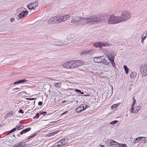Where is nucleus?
Returning <instances> with one entry per match:
<instances>
[{
    "label": "nucleus",
    "instance_id": "ea45409f",
    "mask_svg": "<svg viewBox=\"0 0 147 147\" xmlns=\"http://www.w3.org/2000/svg\"><path fill=\"white\" fill-rule=\"evenodd\" d=\"M42 104V102H38V105L39 106H41Z\"/></svg>",
    "mask_w": 147,
    "mask_h": 147
},
{
    "label": "nucleus",
    "instance_id": "a18cd8bd",
    "mask_svg": "<svg viewBox=\"0 0 147 147\" xmlns=\"http://www.w3.org/2000/svg\"><path fill=\"white\" fill-rule=\"evenodd\" d=\"M19 88H16L14 89H13V91H14L15 90H18V89Z\"/></svg>",
    "mask_w": 147,
    "mask_h": 147
},
{
    "label": "nucleus",
    "instance_id": "6ab92c4d",
    "mask_svg": "<svg viewBox=\"0 0 147 147\" xmlns=\"http://www.w3.org/2000/svg\"><path fill=\"white\" fill-rule=\"evenodd\" d=\"M28 13V11H23L19 14L18 16L20 18H22L26 16Z\"/></svg>",
    "mask_w": 147,
    "mask_h": 147
},
{
    "label": "nucleus",
    "instance_id": "1a4fd4ad",
    "mask_svg": "<svg viewBox=\"0 0 147 147\" xmlns=\"http://www.w3.org/2000/svg\"><path fill=\"white\" fill-rule=\"evenodd\" d=\"M57 16L54 17L49 20L47 22L49 24H51L55 23H58V22L57 20Z\"/></svg>",
    "mask_w": 147,
    "mask_h": 147
},
{
    "label": "nucleus",
    "instance_id": "603ef678",
    "mask_svg": "<svg viewBox=\"0 0 147 147\" xmlns=\"http://www.w3.org/2000/svg\"><path fill=\"white\" fill-rule=\"evenodd\" d=\"M65 102V101H63L62 102H63H63Z\"/></svg>",
    "mask_w": 147,
    "mask_h": 147
},
{
    "label": "nucleus",
    "instance_id": "412c9836",
    "mask_svg": "<svg viewBox=\"0 0 147 147\" xmlns=\"http://www.w3.org/2000/svg\"><path fill=\"white\" fill-rule=\"evenodd\" d=\"M104 45H105V43L102 42L95 43L94 44V46L96 47H99L101 46H104Z\"/></svg>",
    "mask_w": 147,
    "mask_h": 147
},
{
    "label": "nucleus",
    "instance_id": "c9c22d12",
    "mask_svg": "<svg viewBox=\"0 0 147 147\" xmlns=\"http://www.w3.org/2000/svg\"><path fill=\"white\" fill-rule=\"evenodd\" d=\"M58 131H56L55 132L52 133H51L50 134V136H51L52 135H53L54 134H56L58 133Z\"/></svg>",
    "mask_w": 147,
    "mask_h": 147
},
{
    "label": "nucleus",
    "instance_id": "b1692460",
    "mask_svg": "<svg viewBox=\"0 0 147 147\" xmlns=\"http://www.w3.org/2000/svg\"><path fill=\"white\" fill-rule=\"evenodd\" d=\"M62 84L61 83H57L55 84V86L57 88H60Z\"/></svg>",
    "mask_w": 147,
    "mask_h": 147
},
{
    "label": "nucleus",
    "instance_id": "4be33fe9",
    "mask_svg": "<svg viewBox=\"0 0 147 147\" xmlns=\"http://www.w3.org/2000/svg\"><path fill=\"white\" fill-rule=\"evenodd\" d=\"M31 128L30 127H28L27 128L25 129L20 132V134L21 135H22L24 134L25 133L31 130Z\"/></svg>",
    "mask_w": 147,
    "mask_h": 147
},
{
    "label": "nucleus",
    "instance_id": "c85d7f7f",
    "mask_svg": "<svg viewBox=\"0 0 147 147\" xmlns=\"http://www.w3.org/2000/svg\"><path fill=\"white\" fill-rule=\"evenodd\" d=\"M132 99L133 100V102L132 104V107H134V105H135L136 102V100L134 97H133L132 98Z\"/></svg>",
    "mask_w": 147,
    "mask_h": 147
},
{
    "label": "nucleus",
    "instance_id": "2f4dec72",
    "mask_svg": "<svg viewBox=\"0 0 147 147\" xmlns=\"http://www.w3.org/2000/svg\"><path fill=\"white\" fill-rule=\"evenodd\" d=\"M16 127L17 129H18L19 130L23 128V127L22 126H16Z\"/></svg>",
    "mask_w": 147,
    "mask_h": 147
},
{
    "label": "nucleus",
    "instance_id": "4468645a",
    "mask_svg": "<svg viewBox=\"0 0 147 147\" xmlns=\"http://www.w3.org/2000/svg\"><path fill=\"white\" fill-rule=\"evenodd\" d=\"M140 109V106H138L135 108H134V107H132V105L130 110L131 112L134 113H137Z\"/></svg>",
    "mask_w": 147,
    "mask_h": 147
},
{
    "label": "nucleus",
    "instance_id": "09e8293b",
    "mask_svg": "<svg viewBox=\"0 0 147 147\" xmlns=\"http://www.w3.org/2000/svg\"><path fill=\"white\" fill-rule=\"evenodd\" d=\"M88 108V106L87 105H86L85 107L84 108V110L85 109H87V108Z\"/></svg>",
    "mask_w": 147,
    "mask_h": 147
},
{
    "label": "nucleus",
    "instance_id": "ddd939ff",
    "mask_svg": "<svg viewBox=\"0 0 147 147\" xmlns=\"http://www.w3.org/2000/svg\"><path fill=\"white\" fill-rule=\"evenodd\" d=\"M62 66L65 68L68 69L72 68L71 61L65 62L62 65Z\"/></svg>",
    "mask_w": 147,
    "mask_h": 147
},
{
    "label": "nucleus",
    "instance_id": "5701e85b",
    "mask_svg": "<svg viewBox=\"0 0 147 147\" xmlns=\"http://www.w3.org/2000/svg\"><path fill=\"white\" fill-rule=\"evenodd\" d=\"M136 74L135 72H132L130 74V78L134 79L136 77Z\"/></svg>",
    "mask_w": 147,
    "mask_h": 147
},
{
    "label": "nucleus",
    "instance_id": "c756f323",
    "mask_svg": "<svg viewBox=\"0 0 147 147\" xmlns=\"http://www.w3.org/2000/svg\"><path fill=\"white\" fill-rule=\"evenodd\" d=\"M38 113H39V115H43L44 116L46 115L47 114V112L45 111L42 112H39Z\"/></svg>",
    "mask_w": 147,
    "mask_h": 147
},
{
    "label": "nucleus",
    "instance_id": "58836bf2",
    "mask_svg": "<svg viewBox=\"0 0 147 147\" xmlns=\"http://www.w3.org/2000/svg\"><path fill=\"white\" fill-rule=\"evenodd\" d=\"M19 112L20 113H24V112L23 111V110L22 109H20L19 110Z\"/></svg>",
    "mask_w": 147,
    "mask_h": 147
},
{
    "label": "nucleus",
    "instance_id": "39448f33",
    "mask_svg": "<svg viewBox=\"0 0 147 147\" xmlns=\"http://www.w3.org/2000/svg\"><path fill=\"white\" fill-rule=\"evenodd\" d=\"M66 144V142L65 139H62L59 141L55 143L53 147H61Z\"/></svg>",
    "mask_w": 147,
    "mask_h": 147
},
{
    "label": "nucleus",
    "instance_id": "20e7f679",
    "mask_svg": "<svg viewBox=\"0 0 147 147\" xmlns=\"http://www.w3.org/2000/svg\"><path fill=\"white\" fill-rule=\"evenodd\" d=\"M72 68H76L82 65L83 62L80 60L71 61Z\"/></svg>",
    "mask_w": 147,
    "mask_h": 147
},
{
    "label": "nucleus",
    "instance_id": "bb28decb",
    "mask_svg": "<svg viewBox=\"0 0 147 147\" xmlns=\"http://www.w3.org/2000/svg\"><path fill=\"white\" fill-rule=\"evenodd\" d=\"M117 104H114L112 106L111 108L112 109H115L117 108Z\"/></svg>",
    "mask_w": 147,
    "mask_h": 147
},
{
    "label": "nucleus",
    "instance_id": "423d86ee",
    "mask_svg": "<svg viewBox=\"0 0 147 147\" xmlns=\"http://www.w3.org/2000/svg\"><path fill=\"white\" fill-rule=\"evenodd\" d=\"M57 16L58 19L57 20H58V22L66 21L70 17V16L69 15Z\"/></svg>",
    "mask_w": 147,
    "mask_h": 147
},
{
    "label": "nucleus",
    "instance_id": "e433bc0d",
    "mask_svg": "<svg viewBox=\"0 0 147 147\" xmlns=\"http://www.w3.org/2000/svg\"><path fill=\"white\" fill-rule=\"evenodd\" d=\"M20 84V80L16 81L14 83V84Z\"/></svg>",
    "mask_w": 147,
    "mask_h": 147
},
{
    "label": "nucleus",
    "instance_id": "0eeeda50",
    "mask_svg": "<svg viewBox=\"0 0 147 147\" xmlns=\"http://www.w3.org/2000/svg\"><path fill=\"white\" fill-rule=\"evenodd\" d=\"M83 18H80L79 17H76L74 18H72L71 22L74 23L78 22L79 24H83Z\"/></svg>",
    "mask_w": 147,
    "mask_h": 147
},
{
    "label": "nucleus",
    "instance_id": "7c9ffc66",
    "mask_svg": "<svg viewBox=\"0 0 147 147\" xmlns=\"http://www.w3.org/2000/svg\"><path fill=\"white\" fill-rule=\"evenodd\" d=\"M16 129V127L13 128L9 131V134L15 131Z\"/></svg>",
    "mask_w": 147,
    "mask_h": 147
},
{
    "label": "nucleus",
    "instance_id": "49530a36",
    "mask_svg": "<svg viewBox=\"0 0 147 147\" xmlns=\"http://www.w3.org/2000/svg\"><path fill=\"white\" fill-rule=\"evenodd\" d=\"M84 96H89V95L88 94H87V95H85Z\"/></svg>",
    "mask_w": 147,
    "mask_h": 147
},
{
    "label": "nucleus",
    "instance_id": "aec40b11",
    "mask_svg": "<svg viewBox=\"0 0 147 147\" xmlns=\"http://www.w3.org/2000/svg\"><path fill=\"white\" fill-rule=\"evenodd\" d=\"M84 110V107L82 105H80L76 109L75 111L76 112L79 113Z\"/></svg>",
    "mask_w": 147,
    "mask_h": 147
},
{
    "label": "nucleus",
    "instance_id": "393cba45",
    "mask_svg": "<svg viewBox=\"0 0 147 147\" xmlns=\"http://www.w3.org/2000/svg\"><path fill=\"white\" fill-rule=\"evenodd\" d=\"M118 146V147H127L126 144L119 143L118 145V146Z\"/></svg>",
    "mask_w": 147,
    "mask_h": 147
},
{
    "label": "nucleus",
    "instance_id": "a878e982",
    "mask_svg": "<svg viewBox=\"0 0 147 147\" xmlns=\"http://www.w3.org/2000/svg\"><path fill=\"white\" fill-rule=\"evenodd\" d=\"M123 67L126 73V74H127L128 73L129 69L127 67V66L126 65H124L123 66Z\"/></svg>",
    "mask_w": 147,
    "mask_h": 147
},
{
    "label": "nucleus",
    "instance_id": "864d4df0",
    "mask_svg": "<svg viewBox=\"0 0 147 147\" xmlns=\"http://www.w3.org/2000/svg\"><path fill=\"white\" fill-rule=\"evenodd\" d=\"M12 147H16V146H13Z\"/></svg>",
    "mask_w": 147,
    "mask_h": 147
},
{
    "label": "nucleus",
    "instance_id": "37998d69",
    "mask_svg": "<svg viewBox=\"0 0 147 147\" xmlns=\"http://www.w3.org/2000/svg\"><path fill=\"white\" fill-rule=\"evenodd\" d=\"M34 136H30L29 137V138H28L27 139V140H29V139H30V138H32Z\"/></svg>",
    "mask_w": 147,
    "mask_h": 147
},
{
    "label": "nucleus",
    "instance_id": "8fccbe9b",
    "mask_svg": "<svg viewBox=\"0 0 147 147\" xmlns=\"http://www.w3.org/2000/svg\"><path fill=\"white\" fill-rule=\"evenodd\" d=\"M28 99V100H33L35 99V98H32Z\"/></svg>",
    "mask_w": 147,
    "mask_h": 147
},
{
    "label": "nucleus",
    "instance_id": "a211bd4d",
    "mask_svg": "<svg viewBox=\"0 0 147 147\" xmlns=\"http://www.w3.org/2000/svg\"><path fill=\"white\" fill-rule=\"evenodd\" d=\"M38 5V4L36 2L33 3H32L28 5V8L30 9H35V8Z\"/></svg>",
    "mask_w": 147,
    "mask_h": 147
},
{
    "label": "nucleus",
    "instance_id": "7ed1b4c3",
    "mask_svg": "<svg viewBox=\"0 0 147 147\" xmlns=\"http://www.w3.org/2000/svg\"><path fill=\"white\" fill-rule=\"evenodd\" d=\"M121 22L119 17H117L114 16H111L109 20L108 23L109 24H113Z\"/></svg>",
    "mask_w": 147,
    "mask_h": 147
},
{
    "label": "nucleus",
    "instance_id": "a19ab883",
    "mask_svg": "<svg viewBox=\"0 0 147 147\" xmlns=\"http://www.w3.org/2000/svg\"><path fill=\"white\" fill-rule=\"evenodd\" d=\"M68 112V111H65L64 112V113H63L61 115V116H62L63 115L65 114H66L67 112Z\"/></svg>",
    "mask_w": 147,
    "mask_h": 147
},
{
    "label": "nucleus",
    "instance_id": "f257e3e1",
    "mask_svg": "<svg viewBox=\"0 0 147 147\" xmlns=\"http://www.w3.org/2000/svg\"><path fill=\"white\" fill-rule=\"evenodd\" d=\"M101 18H97L96 16H93L91 18H88L86 19H85L84 18V20H83V24L85 23H96V22H100L102 20Z\"/></svg>",
    "mask_w": 147,
    "mask_h": 147
},
{
    "label": "nucleus",
    "instance_id": "6e6552de",
    "mask_svg": "<svg viewBox=\"0 0 147 147\" xmlns=\"http://www.w3.org/2000/svg\"><path fill=\"white\" fill-rule=\"evenodd\" d=\"M140 70L143 76H145L147 75V64L142 65Z\"/></svg>",
    "mask_w": 147,
    "mask_h": 147
},
{
    "label": "nucleus",
    "instance_id": "de8ad7c7",
    "mask_svg": "<svg viewBox=\"0 0 147 147\" xmlns=\"http://www.w3.org/2000/svg\"><path fill=\"white\" fill-rule=\"evenodd\" d=\"M105 45H104V46H106L108 45V44L107 43H106L105 44Z\"/></svg>",
    "mask_w": 147,
    "mask_h": 147
},
{
    "label": "nucleus",
    "instance_id": "c03bdc74",
    "mask_svg": "<svg viewBox=\"0 0 147 147\" xmlns=\"http://www.w3.org/2000/svg\"><path fill=\"white\" fill-rule=\"evenodd\" d=\"M11 22H13L14 21V18H11Z\"/></svg>",
    "mask_w": 147,
    "mask_h": 147
},
{
    "label": "nucleus",
    "instance_id": "f704fd0d",
    "mask_svg": "<svg viewBox=\"0 0 147 147\" xmlns=\"http://www.w3.org/2000/svg\"><path fill=\"white\" fill-rule=\"evenodd\" d=\"M117 122V121L116 120H115L112 121V122L110 123V124H114Z\"/></svg>",
    "mask_w": 147,
    "mask_h": 147
},
{
    "label": "nucleus",
    "instance_id": "2eb2a0df",
    "mask_svg": "<svg viewBox=\"0 0 147 147\" xmlns=\"http://www.w3.org/2000/svg\"><path fill=\"white\" fill-rule=\"evenodd\" d=\"M102 62L106 65L109 64L110 62V61L108 58V57L102 56Z\"/></svg>",
    "mask_w": 147,
    "mask_h": 147
},
{
    "label": "nucleus",
    "instance_id": "9d476101",
    "mask_svg": "<svg viewBox=\"0 0 147 147\" xmlns=\"http://www.w3.org/2000/svg\"><path fill=\"white\" fill-rule=\"evenodd\" d=\"M94 52L93 50H86L82 51L80 52V55H88L92 54Z\"/></svg>",
    "mask_w": 147,
    "mask_h": 147
},
{
    "label": "nucleus",
    "instance_id": "9b49d317",
    "mask_svg": "<svg viewBox=\"0 0 147 147\" xmlns=\"http://www.w3.org/2000/svg\"><path fill=\"white\" fill-rule=\"evenodd\" d=\"M107 142V146H111L113 145H118L119 143L113 140H108Z\"/></svg>",
    "mask_w": 147,
    "mask_h": 147
},
{
    "label": "nucleus",
    "instance_id": "3c124183",
    "mask_svg": "<svg viewBox=\"0 0 147 147\" xmlns=\"http://www.w3.org/2000/svg\"><path fill=\"white\" fill-rule=\"evenodd\" d=\"M80 93L81 94H84V92H81H81H80Z\"/></svg>",
    "mask_w": 147,
    "mask_h": 147
},
{
    "label": "nucleus",
    "instance_id": "dca6fc26",
    "mask_svg": "<svg viewBox=\"0 0 147 147\" xmlns=\"http://www.w3.org/2000/svg\"><path fill=\"white\" fill-rule=\"evenodd\" d=\"M108 57L110 61V62L112 64V65L114 64V65H115V63L114 61V55L112 53H109Z\"/></svg>",
    "mask_w": 147,
    "mask_h": 147
},
{
    "label": "nucleus",
    "instance_id": "f8f14e48",
    "mask_svg": "<svg viewBox=\"0 0 147 147\" xmlns=\"http://www.w3.org/2000/svg\"><path fill=\"white\" fill-rule=\"evenodd\" d=\"M146 138L145 137H139L137 138L134 139V143H138L142 142L143 141H145Z\"/></svg>",
    "mask_w": 147,
    "mask_h": 147
},
{
    "label": "nucleus",
    "instance_id": "cd10ccee",
    "mask_svg": "<svg viewBox=\"0 0 147 147\" xmlns=\"http://www.w3.org/2000/svg\"><path fill=\"white\" fill-rule=\"evenodd\" d=\"M16 147H24V146L22 143H20L18 144Z\"/></svg>",
    "mask_w": 147,
    "mask_h": 147
},
{
    "label": "nucleus",
    "instance_id": "4c0bfd02",
    "mask_svg": "<svg viewBox=\"0 0 147 147\" xmlns=\"http://www.w3.org/2000/svg\"><path fill=\"white\" fill-rule=\"evenodd\" d=\"M75 92H78L79 93L81 92V91L80 90L77 89H75Z\"/></svg>",
    "mask_w": 147,
    "mask_h": 147
},
{
    "label": "nucleus",
    "instance_id": "f3484780",
    "mask_svg": "<svg viewBox=\"0 0 147 147\" xmlns=\"http://www.w3.org/2000/svg\"><path fill=\"white\" fill-rule=\"evenodd\" d=\"M93 61L95 63H100L102 61V56L95 57L94 58Z\"/></svg>",
    "mask_w": 147,
    "mask_h": 147
},
{
    "label": "nucleus",
    "instance_id": "79ce46f5",
    "mask_svg": "<svg viewBox=\"0 0 147 147\" xmlns=\"http://www.w3.org/2000/svg\"><path fill=\"white\" fill-rule=\"evenodd\" d=\"M142 40H141V41H142V42H143V41H144V39H145V38L146 37V36H144V37H143V35L142 36Z\"/></svg>",
    "mask_w": 147,
    "mask_h": 147
},
{
    "label": "nucleus",
    "instance_id": "473e14b6",
    "mask_svg": "<svg viewBox=\"0 0 147 147\" xmlns=\"http://www.w3.org/2000/svg\"><path fill=\"white\" fill-rule=\"evenodd\" d=\"M20 80V83H23L24 82H27L28 81V80H27L26 79H23L22 80Z\"/></svg>",
    "mask_w": 147,
    "mask_h": 147
},
{
    "label": "nucleus",
    "instance_id": "f03ea898",
    "mask_svg": "<svg viewBox=\"0 0 147 147\" xmlns=\"http://www.w3.org/2000/svg\"><path fill=\"white\" fill-rule=\"evenodd\" d=\"M131 14L128 11H125L122 13L120 18L121 22H123L127 20L131 17Z\"/></svg>",
    "mask_w": 147,
    "mask_h": 147
},
{
    "label": "nucleus",
    "instance_id": "72a5a7b5",
    "mask_svg": "<svg viewBox=\"0 0 147 147\" xmlns=\"http://www.w3.org/2000/svg\"><path fill=\"white\" fill-rule=\"evenodd\" d=\"M39 113H36V115L33 118H36V119H37L39 117Z\"/></svg>",
    "mask_w": 147,
    "mask_h": 147
}]
</instances>
